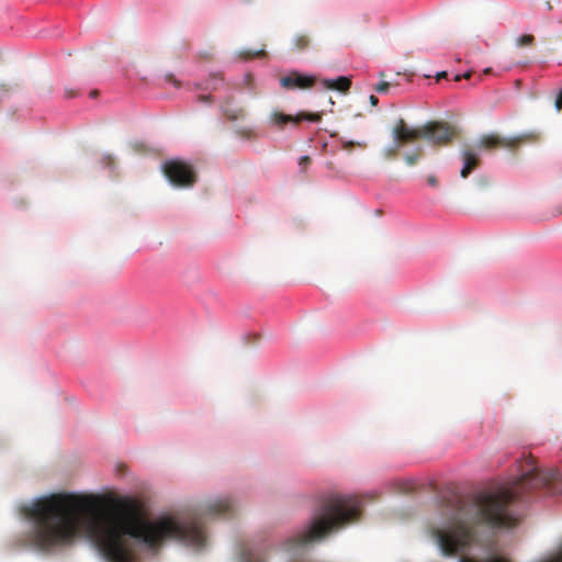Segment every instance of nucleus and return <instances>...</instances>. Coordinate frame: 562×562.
Segmentation results:
<instances>
[{"label": "nucleus", "instance_id": "obj_20", "mask_svg": "<svg viewBox=\"0 0 562 562\" xmlns=\"http://www.w3.org/2000/svg\"><path fill=\"white\" fill-rule=\"evenodd\" d=\"M237 133L244 137H251V135H252L251 130H247V128H243V130L238 131Z\"/></svg>", "mask_w": 562, "mask_h": 562}, {"label": "nucleus", "instance_id": "obj_30", "mask_svg": "<svg viewBox=\"0 0 562 562\" xmlns=\"http://www.w3.org/2000/svg\"><path fill=\"white\" fill-rule=\"evenodd\" d=\"M461 79V76H456V81H459Z\"/></svg>", "mask_w": 562, "mask_h": 562}, {"label": "nucleus", "instance_id": "obj_3", "mask_svg": "<svg viewBox=\"0 0 562 562\" xmlns=\"http://www.w3.org/2000/svg\"><path fill=\"white\" fill-rule=\"evenodd\" d=\"M457 134V128L443 121H429L423 125L411 127L403 119H400L392 130L393 139L400 143L425 139L436 146L450 144Z\"/></svg>", "mask_w": 562, "mask_h": 562}, {"label": "nucleus", "instance_id": "obj_29", "mask_svg": "<svg viewBox=\"0 0 562 562\" xmlns=\"http://www.w3.org/2000/svg\"><path fill=\"white\" fill-rule=\"evenodd\" d=\"M263 54H265V53H263V50H261V52H257V53H256V56L263 55ZM252 56H255V54H254Z\"/></svg>", "mask_w": 562, "mask_h": 562}, {"label": "nucleus", "instance_id": "obj_27", "mask_svg": "<svg viewBox=\"0 0 562 562\" xmlns=\"http://www.w3.org/2000/svg\"><path fill=\"white\" fill-rule=\"evenodd\" d=\"M98 93H99L98 90H93V91H91L90 95L92 98H95L98 95Z\"/></svg>", "mask_w": 562, "mask_h": 562}, {"label": "nucleus", "instance_id": "obj_32", "mask_svg": "<svg viewBox=\"0 0 562 562\" xmlns=\"http://www.w3.org/2000/svg\"><path fill=\"white\" fill-rule=\"evenodd\" d=\"M246 78H247V80H249V81L251 80V76H250V75H247V76H246Z\"/></svg>", "mask_w": 562, "mask_h": 562}, {"label": "nucleus", "instance_id": "obj_22", "mask_svg": "<svg viewBox=\"0 0 562 562\" xmlns=\"http://www.w3.org/2000/svg\"><path fill=\"white\" fill-rule=\"evenodd\" d=\"M369 101L372 106H375L379 103V99L373 94L370 95Z\"/></svg>", "mask_w": 562, "mask_h": 562}, {"label": "nucleus", "instance_id": "obj_7", "mask_svg": "<svg viewBox=\"0 0 562 562\" xmlns=\"http://www.w3.org/2000/svg\"><path fill=\"white\" fill-rule=\"evenodd\" d=\"M316 82L315 76L303 75L299 71H292L280 79V85L288 90H305L314 87Z\"/></svg>", "mask_w": 562, "mask_h": 562}, {"label": "nucleus", "instance_id": "obj_26", "mask_svg": "<svg viewBox=\"0 0 562 562\" xmlns=\"http://www.w3.org/2000/svg\"><path fill=\"white\" fill-rule=\"evenodd\" d=\"M546 7H547V9H548L549 11H551V10L553 9V7H552L551 2H549V1H547V2H546Z\"/></svg>", "mask_w": 562, "mask_h": 562}, {"label": "nucleus", "instance_id": "obj_24", "mask_svg": "<svg viewBox=\"0 0 562 562\" xmlns=\"http://www.w3.org/2000/svg\"><path fill=\"white\" fill-rule=\"evenodd\" d=\"M447 76V72L446 71H441L437 75V80L441 79V78H445Z\"/></svg>", "mask_w": 562, "mask_h": 562}, {"label": "nucleus", "instance_id": "obj_4", "mask_svg": "<svg viewBox=\"0 0 562 562\" xmlns=\"http://www.w3.org/2000/svg\"><path fill=\"white\" fill-rule=\"evenodd\" d=\"M540 134L531 131L521 133L510 137H504L498 134H485L479 138L477 148L485 150H493L505 148L510 151H516L521 145L533 144L539 142Z\"/></svg>", "mask_w": 562, "mask_h": 562}, {"label": "nucleus", "instance_id": "obj_18", "mask_svg": "<svg viewBox=\"0 0 562 562\" xmlns=\"http://www.w3.org/2000/svg\"><path fill=\"white\" fill-rule=\"evenodd\" d=\"M427 183L431 187H437L438 186V179L435 175H429L427 177Z\"/></svg>", "mask_w": 562, "mask_h": 562}, {"label": "nucleus", "instance_id": "obj_16", "mask_svg": "<svg viewBox=\"0 0 562 562\" xmlns=\"http://www.w3.org/2000/svg\"><path fill=\"white\" fill-rule=\"evenodd\" d=\"M311 164V158L308 156H303L300 159V167L304 170Z\"/></svg>", "mask_w": 562, "mask_h": 562}, {"label": "nucleus", "instance_id": "obj_23", "mask_svg": "<svg viewBox=\"0 0 562 562\" xmlns=\"http://www.w3.org/2000/svg\"><path fill=\"white\" fill-rule=\"evenodd\" d=\"M66 95L67 98H74L77 95V93L75 91H71V90H66Z\"/></svg>", "mask_w": 562, "mask_h": 562}, {"label": "nucleus", "instance_id": "obj_8", "mask_svg": "<svg viewBox=\"0 0 562 562\" xmlns=\"http://www.w3.org/2000/svg\"><path fill=\"white\" fill-rule=\"evenodd\" d=\"M461 159L463 166L460 170L461 178H468L481 164L479 153L470 145H465L461 149Z\"/></svg>", "mask_w": 562, "mask_h": 562}, {"label": "nucleus", "instance_id": "obj_21", "mask_svg": "<svg viewBox=\"0 0 562 562\" xmlns=\"http://www.w3.org/2000/svg\"><path fill=\"white\" fill-rule=\"evenodd\" d=\"M166 79L171 82L172 85L179 87L180 86V82L173 77V75H167L166 76Z\"/></svg>", "mask_w": 562, "mask_h": 562}, {"label": "nucleus", "instance_id": "obj_6", "mask_svg": "<svg viewBox=\"0 0 562 562\" xmlns=\"http://www.w3.org/2000/svg\"><path fill=\"white\" fill-rule=\"evenodd\" d=\"M303 120L316 123V122H319L322 120V114L321 113H305V112H302V113H299L296 115H290V114H284L282 112L274 111L270 115L271 123L274 126L280 127V128L283 127L288 123L299 124Z\"/></svg>", "mask_w": 562, "mask_h": 562}, {"label": "nucleus", "instance_id": "obj_11", "mask_svg": "<svg viewBox=\"0 0 562 562\" xmlns=\"http://www.w3.org/2000/svg\"><path fill=\"white\" fill-rule=\"evenodd\" d=\"M422 157H423V148L422 147H417L412 153L405 154L404 155V160H405L407 166H414V165H416L419 161V159Z\"/></svg>", "mask_w": 562, "mask_h": 562}, {"label": "nucleus", "instance_id": "obj_5", "mask_svg": "<svg viewBox=\"0 0 562 562\" xmlns=\"http://www.w3.org/2000/svg\"><path fill=\"white\" fill-rule=\"evenodd\" d=\"M164 173L176 187H192L196 181V175L192 167L181 160H169L164 164Z\"/></svg>", "mask_w": 562, "mask_h": 562}, {"label": "nucleus", "instance_id": "obj_15", "mask_svg": "<svg viewBox=\"0 0 562 562\" xmlns=\"http://www.w3.org/2000/svg\"><path fill=\"white\" fill-rule=\"evenodd\" d=\"M390 83L386 81H382L375 86V91L379 93H386L389 90Z\"/></svg>", "mask_w": 562, "mask_h": 562}, {"label": "nucleus", "instance_id": "obj_13", "mask_svg": "<svg viewBox=\"0 0 562 562\" xmlns=\"http://www.w3.org/2000/svg\"><path fill=\"white\" fill-rule=\"evenodd\" d=\"M310 42L311 41L307 35L301 34L294 38V46L297 50L302 52L308 47Z\"/></svg>", "mask_w": 562, "mask_h": 562}, {"label": "nucleus", "instance_id": "obj_9", "mask_svg": "<svg viewBox=\"0 0 562 562\" xmlns=\"http://www.w3.org/2000/svg\"><path fill=\"white\" fill-rule=\"evenodd\" d=\"M223 114L229 121L243 120L246 115L244 108L233 104L232 101L227 100L221 106Z\"/></svg>", "mask_w": 562, "mask_h": 562}, {"label": "nucleus", "instance_id": "obj_10", "mask_svg": "<svg viewBox=\"0 0 562 562\" xmlns=\"http://www.w3.org/2000/svg\"><path fill=\"white\" fill-rule=\"evenodd\" d=\"M323 86L326 89L337 90L345 93L350 89L351 80L345 76L338 77L336 79H324Z\"/></svg>", "mask_w": 562, "mask_h": 562}, {"label": "nucleus", "instance_id": "obj_19", "mask_svg": "<svg viewBox=\"0 0 562 562\" xmlns=\"http://www.w3.org/2000/svg\"><path fill=\"white\" fill-rule=\"evenodd\" d=\"M198 100L200 102H205V103H212L213 102V98L211 94H202V95H199Z\"/></svg>", "mask_w": 562, "mask_h": 562}, {"label": "nucleus", "instance_id": "obj_14", "mask_svg": "<svg viewBox=\"0 0 562 562\" xmlns=\"http://www.w3.org/2000/svg\"><path fill=\"white\" fill-rule=\"evenodd\" d=\"M535 44V36L531 34H524L516 38L518 47L532 46Z\"/></svg>", "mask_w": 562, "mask_h": 562}, {"label": "nucleus", "instance_id": "obj_17", "mask_svg": "<svg viewBox=\"0 0 562 562\" xmlns=\"http://www.w3.org/2000/svg\"><path fill=\"white\" fill-rule=\"evenodd\" d=\"M554 106L558 112H560L562 110V91L558 94V97L555 99Z\"/></svg>", "mask_w": 562, "mask_h": 562}, {"label": "nucleus", "instance_id": "obj_31", "mask_svg": "<svg viewBox=\"0 0 562 562\" xmlns=\"http://www.w3.org/2000/svg\"><path fill=\"white\" fill-rule=\"evenodd\" d=\"M490 71H491V69H490V68H487V69H485V70H484V72H485V74H490Z\"/></svg>", "mask_w": 562, "mask_h": 562}, {"label": "nucleus", "instance_id": "obj_28", "mask_svg": "<svg viewBox=\"0 0 562 562\" xmlns=\"http://www.w3.org/2000/svg\"><path fill=\"white\" fill-rule=\"evenodd\" d=\"M462 77L469 79L471 77V74L470 72H465Z\"/></svg>", "mask_w": 562, "mask_h": 562}, {"label": "nucleus", "instance_id": "obj_12", "mask_svg": "<svg viewBox=\"0 0 562 562\" xmlns=\"http://www.w3.org/2000/svg\"><path fill=\"white\" fill-rule=\"evenodd\" d=\"M395 145L387 147L384 149L383 155L385 159H395L398 155L400 148L405 145L406 143H400L398 140H395Z\"/></svg>", "mask_w": 562, "mask_h": 562}, {"label": "nucleus", "instance_id": "obj_25", "mask_svg": "<svg viewBox=\"0 0 562 562\" xmlns=\"http://www.w3.org/2000/svg\"><path fill=\"white\" fill-rule=\"evenodd\" d=\"M353 146L352 142L345 143L344 147L350 149Z\"/></svg>", "mask_w": 562, "mask_h": 562}, {"label": "nucleus", "instance_id": "obj_2", "mask_svg": "<svg viewBox=\"0 0 562 562\" xmlns=\"http://www.w3.org/2000/svg\"><path fill=\"white\" fill-rule=\"evenodd\" d=\"M543 488L547 494L562 493V474L555 470H541L530 458L520 477L510 486L495 493H480L470 502L459 499L457 510L440 527L431 528V536L445 555L463 552L474 542V527L486 525L492 528H512L516 518L508 514L507 507L515 501L524 499L532 490Z\"/></svg>", "mask_w": 562, "mask_h": 562}, {"label": "nucleus", "instance_id": "obj_1", "mask_svg": "<svg viewBox=\"0 0 562 562\" xmlns=\"http://www.w3.org/2000/svg\"><path fill=\"white\" fill-rule=\"evenodd\" d=\"M234 512L231 498L218 497L187 519L146 520L122 503L101 510L91 498L71 494H53L25 509L34 521L32 539L38 549L69 546L86 537L108 562H135L136 542L154 549L170 539L201 549L206 543L203 519L229 517Z\"/></svg>", "mask_w": 562, "mask_h": 562}]
</instances>
